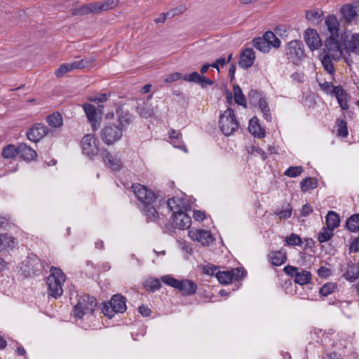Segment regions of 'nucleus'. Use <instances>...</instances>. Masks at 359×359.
Returning <instances> with one entry per match:
<instances>
[{
    "label": "nucleus",
    "instance_id": "obj_39",
    "mask_svg": "<svg viewBox=\"0 0 359 359\" xmlns=\"http://www.w3.org/2000/svg\"><path fill=\"white\" fill-rule=\"evenodd\" d=\"M264 39L268 42V44L273 48H278L280 46V41L279 39L272 32H266L264 36Z\"/></svg>",
    "mask_w": 359,
    "mask_h": 359
},
{
    "label": "nucleus",
    "instance_id": "obj_52",
    "mask_svg": "<svg viewBox=\"0 0 359 359\" xmlns=\"http://www.w3.org/2000/svg\"><path fill=\"white\" fill-rule=\"evenodd\" d=\"M304 171L302 166H290L284 172V175L289 177H296L300 175Z\"/></svg>",
    "mask_w": 359,
    "mask_h": 359
},
{
    "label": "nucleus",
    "instance_id": "obj_14",
    "mask_svg": "<svg viewBox=\"0 0 359 359\" xmlns=\"http://www.w3.org/2000/svg\"><path fill=\"white\" fill-rule=\"evenodd\" d=\"M48 133L47 127L42 123H35L27 131V137L32 142H36Z\"/></svg>",
    "mask_w": 359,
    "mask_h": 359
},
{
    "label": "nucleus",
    "instance_id": "obj_37",
    "mask_svg": "<svg viewBox=\"0 0 359 359\" xmlns=\"http://www.w3.org/2000/svg\"><path fill=\"white\" fill-rule=\"evenodd\" d=\"M318 187V182L312 177H307L301 182V189L306 192L311 189H314Z\"/></svg>",
    "mask_w": 359,
    "mask_h": 359
},
{
    "label": "nucleus",
    "instance_id": "obj_7",
    "mask_svg": "<svg viewBox=\"0 0 359 359\" xmlns=\"http://www.w3.org/2000/svg\"><path fill=\"white\" fill-rule=\"evenodd\" d=\"M126 308V298L121 294H115L109 302L104 304L102 310L104 316L111 318L116 313L125 312Z\"/></svg>",
    "mask_w": 359,
    "mask_h": 359
},
{
    "label": "nucleus",
    "instance_id": "obj_46",
    "mask_svg": "<svg viewBox=\"0 0 359 359\" xmlns=\"http://www.w3.org/2000/svg\"><path fill=\"white\" fill-rule=\"evenodd\" d=\"M332 56L326 54L321 60V63L325 69L329 74H332L334 72V68L332 62Z\"/></svg>",
    "mask_w": 359,
    "mask_h": 359
},
{
    "label": "nucleus",
    "instance_id": "obj_18",
    "mask_svg": "<svg viewBox=\"0 0 359 359\" xmlns=\"http://www.w3.org/2000/svg\"><path fill=\"white\" fill-rule=\"evenodd\" d=\"M255 60V52L252 48H247L243 50L240 56L239 66L243 69L250 67Z\"/></svg>",
    "mask_w": 359,
    "mask_h": 359
},
{
    "label": "nucleus",
    "instance_id": "obj_31",
    "mask_svg": "<svg viewBox=\"0 0 359 359\" xmlns=\"http://www.w3.org/2000/svg\"><path fill=\"white\" fill-rule=\"evenodd\" d=\"M325 221L327 224L326 227L334 231V229L339 226L340 219L339 215L336 212L330 211L325 217Z\"/></svg>",
    "mask_w": 359,
    "mask_h": 359
},
{
    "label": "nucleus",
    "instance_id": "obj_5",
    "mask_svg": "<svg viewBox=\"0 0 359 359\" xmlns=\"http://www.w3.org/2000/svg\"><path fill=\"white\" fill-rule=\"evenodd\" d=\"M96 305L97 303L95 297L86 294L81 296L78 303L74 306V315L75 318L81 319L85 316H91Z\"/></svg>",
    "mask_w": 359,
    "mask_h": 359
},
{
    "label": "nucleus",
    "instance_id": "obj_32",
    "mask_svg": "<svg viewBox=\"0 0 359 359\" xmlns=\"http://www.w3.org/2000/svg\"><path fill=\"white\" fill-rule=\"evenodd\" d=\"M19 154V145L15 147L13 144L6 145L3 148L2 156L5 159H13Z\"/></svg>",
    "mask_w": 359,
    "mask_h": 359
},
{
    "label": "nucleus",
    "instance_id": "obj_35",
    "mask_svg": "<svg viewBox=\"0 0 359 359\" xmlns=\"http://www.w3.org/2000/svg\"><path fill=\"white\" fill-rule=\"evenodd\" d=\"M259 107L262 113L264 118L269 122L271 121L272 117L270 113V109L266 100L263 97H259L258 100Z\"/></svg>",
    "mask_w": 359,
    "mask_h": 359
},
{
    "label": "nucleus",
    "instance_id": "obj_34",
    "mask_svg": "<svg viewBox=\"0 0 359 359\" xmlns=\"http://www.w3.org/2000/svg\"><path fill=\"white\" fill-rule=\"evenodd\" d=\"M47 122L53 128H60L63 124V120L60 113H53L46 118Z\"/></svg>",
    "mask_w": 359,
    "mask_h": 359
},
{
    "label": "nucleus",
    "instance_id": "obj_63",
    "mask_svg": "<svg viewBox=\"0 0 359 359\" xmlns=\"http://www.w3.org/2000/svg\"><path fill=\"white\" fill-rule=\"evenodd\" d=\"M108 96L107 94H100L94 97H89L88 100L95 102H104L107 100Z\"/></svg>",
    "mask_w": 359,
    "mask_h": 359
},
{
    "label": "nucleus",
    "instance_id": "obj_42",
    "mask_svg": "<svg viewBox=\"0 0 359 359\" xmlns=\"http://www.w3.org/2000/svg\"><path fill=\"white\" fill-rule=\"evenodd\" d=\"M73 70H75L73 62L62 64L55 72V75L57 77L60 78L63 76L66 73Z\"/></svg>",
    "mask_w": 359,
    "mask_h": 359
},
{
    "label": "nucleus",
    "instance_id": "obj_45",
    "mask_svg": "<svg viewBox=\"0 0 359 359\" xmlns=\"http://www.w3.org/2000/svg\"><path fill=\"white\" fill-rule=\"evenodd\" d=\"M337 289V285L334 283H327L324 284L320 289L319 293L323 296L327 297L334 292V291Z\"/></svg>",
    "mask_w": 359,
    "mask_h": 359
},
{
    "label": "nucleus",
    "instance_id": "obj_20",
    "mask_svg": "<svg viewBox=\"0 0 359 359\" xmlns=\"http://www.w3.org/2000/svg\"><path fill=\"white\" fill-rule=\"evenodd\" d=\"M325 26L330 34V36H339V23L334 15H329L325 20Z\"/></svg>",
    "mask_w": 359,
    "mask_h": 359
},
{
    "label": "nucleus",
    "instance_id": "obj_25",
    "mask_svg": "<svg viewBox=\"0 0 359 359\" xmlns=\"http://www.w3.org/2000/svg\"><path fill=\"white\" fill-rule=\"evenodd\" d=\"M248 130L255 137L261 138L265 136V130L261 127L259 120L256 117H253L250 121Z\"/></svg>",
    "mask_w": 359,
    "mask_h": 359
},
{
    "label": "nucleus",
    "instance_id": "obj_22",
    "mask_svg": "<svg viewBox=\"0 0 359 359\" xmlns=\"http://www.w3.org/2000/svg\"><path fill=\"white\" fill-rule=\"evenodd\" d=\"M269 259L273 266L283 265L287 260V253L283 250L272 251L269 254Z\"/></svg>",
    "mask_w": 359,
    "mask_h": 359
},
{
    "label": "nucleus",
    "instance_id": "obj_23",
    "mask_svg": "<svg viewBox=\"0 0 359 359\" xmlns=\"http://www.w3.org/2000/svg\"><path fill=\"white\" fill-rule=\"evenodd\" d=\"M337 100V102L343 110H346L348 108V95L346 91L341 86H337L334 95Z\"/></svg>",
    "mask_w": 359,
    "mask_h": 359
},
{
    "label": "nucleus",
    "instance_id": "obj_56",
    "mask_svg": "<svg viewBox=\"0 0 359 359\" xmlns=\"http://www.w3.org/2000/svg\"><path fill=\"white\" fill-rule=\"evenodd\" d=\"M3 245L2 247L7 248H13L14 247L15 239L8 234H4Z\"/></svg>",
    "mask_w": 359,
    "mask_h": 359
},
{
    "label": "nucleus",
    "instance_id": "obj_15",
    "mask_svg": "<svg viewBox=\"0 0 359 359\" xmlns=\"http://www.w3.org/2000/svg\"><path fill=\"white\" fill-rule=\"evenodd\" d=\"M83 109L93 130H97L100 126L101 116H97L95 107L91 104L86 103L83 104Z\"/></svg>",
    "mask_w": 359,
    "mask_h": 359
},
{
    "label": "nucleus",
    "instance_id": "obj_29",
    "mask_svg": "<svg viewBox=\"0 0 359 359\" xmlns=\"http://www.w3.org/2000/svg\"><path fill=\"white\" fill-rule=\"evenodd\" d=\"M187 10L185 5H180V6L168 11L166 13H163L161 15L155 19V22H164L166 18H172L177 15L184 13Z\"/></svg>",
    "mask_w": 359,
    "mask_h": 359
},
{
    "label": "nucleus",
    "instance_id": "obj_53",
    "mask_svg": "<svg viewBox=\"0 0 359 359\" xmlns=\"http://www.w3.org/2000/svg\"><path fill=\"white\" fill-rule=\"evenodd\" d=\"M144 286L148 290L155 291L161 287V283L158 279L150 278L146 281Z\"/></svg>",
    "mask_w": 359,
    "mask_h": 359
},
{
    "label": "nucleus",
    "instance_id": "obj_43",
    "mask_svg": "<svg viewBox=\"0 0 359 359\" xmlns=\"http://www.w3.org/2000/svg\"><path fill=\"white\" fill-rule=\"evenodd\" d=\"M333 230L324 227L322 230L318 233V240L320 243H325L328 241L333 236Z\"/></svg>",
    "mask_w": 359,
    "mask_h": 359
},
{
    "label": "nucleus",
    "instance_id": "obj_24",
    "mask_svg": "<svg viewBox=\"0 0 359 359\" xmlns=\"http://www.w3.org/2000/svg\"><path fill=\"white\" fill-rule=\"evenodd\" d=\"M18 154H20L21 157L27 161L34 160L37 156L36 151L25 143L19 144Z\"/></svg>",
    "mask_w": 359,
    "mask_h": 359
},
{
    "label": "nucleus",
    "instance_id": "obj_54",
    "mask_svg": "<svg viewBox=\"0 0 359 359\" xmlns=\"http://www.w3.org/2000/svg\"><path fill=\"white\" fill-rule=\"evenodd\" d=\"M320 86L321 89L327 94H330L332 95H334L335 90H337V86H334L330 82H324L320 83Z\"/></svg>",
    "mask_w": 359,
    "mask_h": 359
},
{
    "label": "nucleus",
    "instance_id": "obj_12",
    "mask_svg": "<svg viewBox=\"0 0 359 359\" xmlns=\"http://www.w3.org/2000/svg\"><path fill=\"white\" fill-rule=\"evenodd\" d=\"M100 156L104 165L113 171L118 172L123 168V163L118 153L112 154L107 149H103Z\"/></svg>",
    "mask_w": 359,
    "mask_h": 359
},
{
    "label": "nucleus",
    "instance_id": "obj_47",
    "mask_svg": "<svg viewBox=\"0 0 359 359\" xmlns=\"http://www.w3.org/2000/svg\"><path fill=\"white\" fill-rule=\"evenodd\" d=\"M27 264L29 266L32 267L31 269L32 273H35L36 271H41L42 269L40 260L36 256L29 257L27 260Z\"/></svg>",
    "mask_w": 359,
    "mask_h": 359
},
{
    "label": "nucleus",
    "instance_id": "obj_61",
    "mask_svg": "<svg viewBox=\"0 0 359 359\" xmlns=\"http://www.w3.org/2000/svg\"><path fill=\"white\" fill-rule=\"evenodd\" d=\"M231 273L232 275L233 280H238V278H241L244 276V271L238 268L233 269L231 270Z\"/></svg>",
    "mask_w": 359,
    "mask_h": 359
},
{
    "label": "nucleus",
    "instance_id": "obj_41",
    "mask_svg": "<svg viewBox=\"0 0 359 359\" xmlns=\"http://www.w3.org/2000/svg\"><path fill=\"white\" fill-rule=\"evenodd\" d=\"M313 333L317 337V341L321 343H326L327 340H330V335L333 334L332 330L327 332H323L321 329L315 328Z\"/></svg>",
    "mask_w": 359,
    "mask_h": 359
},
{
    "label": "nucleus",
    "instance_id": "obj_49",
    "mask_svg": "<svg viewBox=\"0 0 359 359\" xmlns=\"http://www.w3.org/2000/svg\"><path fill=\"white\" fill-rule=\"evenodd\" d=\"M337 135L346 137L348 133L347 128V123L346 121L342 119L337 120Z\"/></svg>",
    "mask_w": 359,
    "mask_h": 359
},
{
    "label": "nucleus",
    "instance_id": "obj_28",
    "mask_svg": "<svg viewBox=\"0 0 359 359\" xmlns=\"http://www.w3.org/2000/svg\"><path fill=\"white\" fill-rule=\"evenodd\" d=\"M116 113L118 117L119 127L122 128V130H123L133 122V116L128 111H123L120 107L116 110Z\"/></svg>",
    "mask_w": 359,
    "mask_h": 359
},
{
    "label": "nucleus",
    "instance_id": "obj_1",
    "mask_svg": "<svg viewBox=\"0 0 359 359\" xmlns=\"http://www.w3.org/2000/svg\"><path fill=\"white\" fill-rule=\"evenodd\" d=\"M167 205L172 212V222L175 226L180 229H189L191 219L187 213L191 210L187 201L180 197H173L168 200Z\"/></svg>",
    "mask_w": 359,
    "mask_h": 359
},
{
    "label": "nucleus",
    "instance_id": "obj_40",
    "mask_svg": "<svg viewBox=\"0 0 359 359\" xmlns=\"http://www.w3.org/2000/svg\"><path fill=\"white\" fill-rule=\"evenodd\" d=\"M323 12L320 9H312L308 11L306 13V18L309 21L313 22H318L320 20Z\"/></svg>",
    "mask_w": 359,
    "mask_h": 359
},
{
    "label": "nucleus",
    "instance_id": "obj_36",
    "mask_svg": "<svg viewBox=\"0 0 359 359\" xmlns=\"http://www.w3.org/2000/svg\"><path fill=\"white\" fill-rule=\"evenodd\" d=\"M254 47L259 51L266 53H269L271 47L264 37L256 38L253 40Z\"/></svg>",
    "mask_w": 359,
    "mask_h": 359
},
{
    "label": "nucleus",
    "instance_id": "obj_55",
    "mask_svg": "<svg viewBox=\"0 0 359 359\" xmlns=\"http://www.w3.org/2000/svg\"><path fill=\"white\" fill-rule=\"evenodd\" d=\"M201 79V76L196 72H192L189 74H186L182 76V79L189 82H195L198 83L199 79Z\"/></svg>",
    "mask_w": 359,
    "mask_h": 359
},
{
    "label": "nucleus",
    "instance_id": "obj_26",
    "mask_svg": "<svg viewBox=\"0 0 359 359\" xmlns=\"http://www.w3.org/2000/svg\"><path fill=\"white\" fill-rule=\"evenodd\" d=\"M342 18L348 22H353L358 17L356 8L351 4H346L341 8Z\"/></svg>",
    "mask_w": 359,
    "mask_h": 359
},
{
    "label": "nucleus",
    "instance_id": "obj_50",
    "mask_svg": "<svg viewBox=\"0 0 359 359\" xmlns=\"http://www.w3.org/2000/svg\"><path fill=\"white\" fill-rule=\"evenodd\" d=\"M285 245L288 246H301L302 241L300 236L295 233H291L285 238Z\"/></svg>",
    "mask_w": 359,
    "mask_h": 359
},
{
    "label": "nucleus",
    "instance_id": "obj_44",
    "mask_svg": "<svg viewBox=\"0 0 359 359\" xmlns=\"http://www.w3.org/2000/svg\"><path fill=\"white\" fill-rule=\"evenodd\" d=\"M234 100L240 105L246 106V100L238 86H233Z\"/></svg>",
    "mask_w": 359,
    "mask_h": 359
},
{
    "label": "nucleus",
    "instance_id": "obj_58",
    "mask_svg": "<svg viewBox=\"0 0 359 359\" xmlns=\"http://www.w3.org/2000/svg\"><path fill=\"white\" fill-rule=\"evenodd\" d=\"M170 143L173 145L174 147L180 149L185 152H187V148L182 140V137L173 139L170 140Z\"/></svg>",
    "mask_w": 359,
    "mask_h": 359
},
{
    "label": "nucleus",
    "instance_id": "obj_64",
    "mask_svg": "<svg viewBox=\"0 0 359 359\" xmlns=\"http://www.w3.org/2000/svg\"><path fill=\"white\" fill-rule=\"evenodd\" d=\"M350 251L353 252H359V236L355 238L351 243Z\"/></svg>",
    "mask_w": 359,
    "mask_h": 359
},
{
    "label": "nucleus",
    "instance_id": "obj_38",
    "mask_svg": "<svg viewBox=\"0 0 359 359\" xmlns=\"http://www.w3.org/2000/svg\"><path fill=\"white\" fill-rule=\"evenodd\" d=\"M348 229L352 232L359 231V214L353 215L346 222Z\"/></svg>",
    "mask_w": 359,
    "mask_h": 359
},
{
    "label": "nucleus",
    "instance_id": "obj_2",
    "mask_svg": "<svg viewBox=\"0 0 359 359\" xmlns=\"http://www.w3.org/2000/svg\"><path fill=\"white\" fill-rule=\"evenodd\" d=\"M65 280L66 276L63 271L59 268L52 266L50 269V275L46 278L48 295L55 299L61 297Z\"/></svg>",
    "mask_w": 359,
    "mask_h": 359
},
{
    "label": "nucleus",
    "instance_id": "obj_21",
    "mask_svg": "<svg viewBox=\"0 0 359 359\" xmlns=\"http://www.w3.org/2000/svg\"><path fill=\"white\" fill-rule=\"evenodd\" d=\"M343 276L351 282L355 280L359 276V266L357 264L349 262L347 264Z\"/></svg>",
    "mask_w": 359,
    "mask_h": 359
},
{
    "label": "nucleus",
    "instance_id": "obj_60",
    "mask_svg": "<svg viewBox=\"0 0 359 359\" xmlns=\"http://www.w3.org/2000/svg\"><path fill=\"white\" fill-rule=\"evenodd\" d=\"M181 78H182V74L180 73L175 72V73H172V74H170L168 75L164 79V82L165 83H171V82H174L175 81H177V80H179Z\"/></svg>",
    "mask_w": 359,
    "mask_h": 359
},
{
    "label": "nucleus",
    "instance_id": "obj_8",
    "mask_svg": "<svg viewBox=\"0 0 359 359\" xmlns=\"http://www.w3.org/2000/svg\"><path fill=\"white\" fill-rule=\"evenodd\" d=\"M116 1H93L79 8H74L72 14L74 15H83L90 13H98L102 11H107L115 6Z\"/></svg>",
    "mask_w": 359,
    "mask_h": 359
},
{
    "label": "nucleus",
    "instance_id": "obj_62",
    "mask_svg": "<svg viewBox=\"0 0 359 359\" xmlns=\"http://www.w3.org/2000/svg\"><path fill=\"white\" fill-rule=\"evenodd\" d=\"M284 271L289 276L295 278L296 274L298 273V269L292 266H286L284 268Z\"/></svg>",
    "mask_w": 359,
    "mask_h": 359
},
{
    "label": "nucleus",
    "instance_id": "obj_10",
    "mask_svg": "<svg viewBox=\"0 0 359 359\" xmlns=\"http://www.w3.org/2000/svg\"><path fill=\"white\" fill-rule=\"evenodd\" d=\"M303 47L302 43L298 40L291 41L286 45L285 55L294 65H298L304 58Z\"/></svg>",
    "mask_w": 359,
    "mask_h": 359
},
{
    "label": "nucleus",
    "instance_id": "obj_19",
    "mask_svg": "<svg viewBox=\"0 0 359 359\" xmlns=\"http://www.w3.org/2000/svg\"><path fill=\"white\" fill-rule=\"evenodd\" d=\"M345 42L346 52L359 54V33L353 34L350 36L346 34Z\"/></svg>",
    "mask_w": 359,
    "mask_h": 359
},
{
    "label": "nucleus",
    "instance_id": "obj_11",
    "mask_svg": "<svg viewBox=\"0 0 359 359\" xmlns=\"http://www.w3.org/2000/svg\"><path fill=\"white\" fill-rule=\"evenodd\" d=\"M132 190L142 205L154 203L156 201V195L154 191L145 186L140 184H133Z\"/></svg>",
    "mask_w": 359,
    "mask_h": 359
},
{
    "label": "nucleus",
    "instance_id": "obj_57",
    "mask_svg": "<svg viewBox=\"0 0 359 359\" xmlns=\"http://www.w3.org/2000/svg\"><path fill=\"white\" fill-rule=\"evenodd\" d=\"M203 271L204 273L212 276L214 274L217 275V273L218 272V268L215 266L208 264L203 267Z\"/></svg>",
    "mask_w": 359,
    "mask_h": 359
},
{
    "label": "nucleus",
    "instance_id": "obj_51",
    "mask_svg": "<svg viewBox=\"0 0 359 359\" xmlns=\"http://www.w3.org/2000/svg\"><path fill=\"white\" fill-rule=\"evenodd\" d=\"M137 110L140 116L144 118L151 117L154 114L153 109L148 105L139 106L137 107Z\"/></svg>",
    "mask_w": 359,
    "mask_h": 359
},
{
    "label": "nucleus",
    "instance_id": "obj_3",
    "mask_svg": "<svg viewBox=\"0 0 359 359\" xmlns=\"http://www.w3.org/2000/svg\"><path fill=\"white\" fill-rule=\"evenodd\" d=\"M161 280L165 284L177 289L183 295L189 296L196 293L198 286L191 280H177L170 275L161 277Z\"/></svg>",
    "mask_w": 359,
    "mask_h": 359
},
{
    "label": "nucleus",
    "instance_id": "obj_30",
    "mask_svg": "<svg viewBox=\"0 0 359 359\" xmlns=\"http://www.w3.org/2000/svg\"><path fill=\"white\" fill-rule=\"evenodd\" d=\"M154 203H149L142 205V212L147 217L148 221H156L158 217V214L154 208Z\"/></svg>",
    "mask_w": 359,
    "mask_h": 359
},
{
    "label": "nucleus",
    "instance_id": "obj_33",
    "mask_svg": "<svg viewBox=\"0 0 359 359\" xmlns=\"http://www.w3.org/2000/svg\"><path fill=\"white\" fill-rule=\"evenodd\" d=\"M311 279V274L309 271L302 270L298 271L294 278V282L299 285L308 284Z\"/></svg>",
    "mask_w": 359,
    "mask_h": 359
},
{
    "label": "nucleus",
    "instance_id": "obj_27",
    "mask_svg": "<svg viewBox=\"0 0 359 359\" xmlns=\"http://www.w3.org/2000/svg\"><path fill=\"white\" fill-rule=\"evenodd\" d=\"M96 60L97 57L95 55H90L85 58L73 61V64L75 69H83L91 67Z\"/></svg>",
    "mask_w": 359,
    "mask_h": 359
},
{
    "label": "nucleus",
    "instance_id": "obj_6",
    "mask_svg": "<svg viewBox=\"0 0 359 359\" xmlns=\"http://www.w3.org/2000/svg\"><path fill=\"white\" fill-rule=\"evenodd\" d=\"M219 125L222 132L226 136L238 130L239 123L232 109L228 108L220 114Z\"/></svg>",
    "mask_w": 359,
    "mask_h": 359
},
{
    "label": "nucleus",
    "instance_id": "obj_4",
    "mask_svg": "<svg viewBox=\"0 0 359 359\" xmlns=\"http://www.w3.org/2000/svg\"><path fill=\"white\" fill-rule=\"evenodd\" d=\"M346 34L339 36H330L325 42L326 54L332 56V60H339L343 57V46H345Z\"/></svg>",
    "mask_w": 359,
    "mask_h": 359
},
{
    "label": "nucleus",
    "instance_id": "obj_48",
    "mask_svg": "<svg viewBox=\"0 0 359 359\" xmlns=\"http://www.w3.org/2000/svg\"><path fill=\"white\" fill-rule=\"evenodd\" d=\"M216 277L218 281L222 284H229L233 280L231 271H218Z\"/></svg>",
    "mask_w": 359,
    "mask_h": 359
},
{
    "label": "nucleus",
    "instance_id": "obj_9",
    "mask_svg": "<svg viewBox=\"0 0 359 359\" xmlns=\"http://www.w3.org/2000/svg\"><path fill=\"white\" fill-rule=\"evenodd\" d=\"M122 136V128L115 124H107L100 131V137L103 142L107 145H111L118 142Z\"/></svg>",
    "mask_w": 359,
    "mask_h": 359
},
{
    "label": "nucleus",
    "instance_id": "obj_17",
    "mask_svg": "<svg viewBox=\"0 0 359 359\" xmlns=\"http://www.w3.org/2000/svg\"><path fill=\"white\" fill-rule=\"evenodd\" d=\"M304 40L311 50H317L322 46L319 34L313 29H307L304 32Z\"/></svg>",
    "mask_w": 359,
    "mask_h": 359
},
{
    "label": "nucleus",
    "instance_id": "obj_59",
    "mask_svg": "<svg viewBox=\"0 0 359 359\" xmlns=\"http://www.w3.org/2000/svg\"><path fill=\"white\" fill-rule=\"evenodd\" d=\"M292 210V208L289 206L285 210L276 212V215L279 217L280 219H287L291 217Z\"/></svg>",
    "mask_w": 359,
    "mask_h": 359
},
{
    "label": "nucleus",
    "instance_id": "obj_13",
    "mask_svg": "<svg viewBox=\"0 0 359 359\" xmlns=\"http://www.w3.org/2000/svg\"><path fill=\"white\" fill-rule=\"evenodd\" d=\"M99 142L93 135L87 134L81 140L83 153L92 158L99 152Z\"/></svg>",
    "mask_w": 359,
    "mask_h": 359
},
{
    "label": "nucleus",
    "instance_id": "obj_16",
    "mask_svg": "<svg viewBox=\"0 0 359 359\" xmlns=\"http://www.w3.org/2000/svg\"><path fill=\"white\" fill-rule=\"evenodd\" d=\"M188 233L193 241H196L203 245H209L212 241L210 232L206 230L191 229Z\"/></svg>",
    "mask_w": 359,
    "mask_h": 359
}]
</instances>
